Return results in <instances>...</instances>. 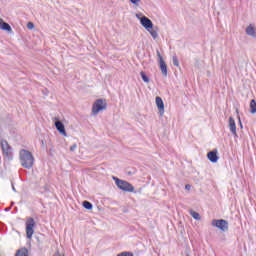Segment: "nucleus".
Here are the masks:
<instances>
[{
	"mask_svg": "<svg viewBox=\"0 0 256 256\" xmlns=\"http://www.w3.org/2000/svg\"><path fill=\"white\" fill-rule=\"evenodd\" d=\"M140 23L142 27H144V29H146V31L150 33L153 39H157V37H159V34L157 33V27H153V22L151 21V19L147 18V16H143L142 18H140Z\"/></svg>",
	"mask_w": 256,
	"mask_h": 256,
	"instance_id": "f257e3e1",
	"label": "nucleus"
},
{
	"mask_svg": "<svg viewBox=\"0 0 256 256\" xmlns=\"http://www.w3.org/2000/svg\"><path fill=\"white\" fill-rule=\"evenodd\" d=\"M20 161L22 167L25 169H31L33 167V163L35 162V158H33V154L27 150L20 151Z\"/></svg>",
	"mask_w": 256,
	"mask_h": 256,
	"instance_id": "f03ea898",
	"label": "nucleus"
},
{
	"mask_svg": "<svg viewBox=\"0 0 256 256\" xmlns=\"http://www.w3.org/2000/svg\"><path fill=\"white\" fill-rule=\"evenodd\" d=\"M113 179L118 189H121V191H125L126 193H133L135 191V187H133L131 183L115 177Z\"/></svg>",
	"mask_w": 256,
	"mask_h": 256,
	"instance_id": "7ed1b4c3",
	"label": "nucleus"
},
{
	"mask_svg": "<svg viewBox=\"0 0 256 256\" xmlns=\"http://www.w3.org/2000/svg\"><path fill=\"white\" fill-rule=\"evenodd\" d=\"M107 109V101L104 99H97L92 106L93 115H98L100 111Z\"/></svg>",
	"mask_w": 256,
	"mask_h": 256,
	"instance_id": "20e7f679",
	"label": "nucleus"
},
{
	"mask_svg": "<svg viewBox=\"0 0 256 256\" xmlns=\"http://www.w3.org/2000/svg\"><path fill=\"white\" fill-rule=\"evenodd\" d=\"M35 219L33 217H29L26 220V237L28 239H32L33 233H35Z\"/></svg>",
	"mask_w": 256,
	"mask_h": 256,
	"instance_id": "39448f33",
	"label": "nucleus"
},
{
	"mask_svg": "<svg viewBox=\"0 0 256 256\" xmlns=\"http://www.w3.org/2000/svg\"><path fill=\"white\" fill-rule=\"evenodd\" d=\"M212 226L217 227L220 231H229V222L227 220H212Z\"/></svg>",
	"mask_w": 256,
	"mask_h": 256,
	"instance_id": "423d86ee",
	"label": "nucleus"
},
{
	"mask_svg": "<svg viewBox=\"0 0 256 256\" xmlns=\"http://www.w3.org/2000/svg\"><path fill=\"white\" fill-rule=\"evenodd\" d=\"M157 57L159 59V68L164 77H167V63H165V60L163 59V56L161 55V52L157 50Z\"/></svg>",
	"mask_w": 256,
	"mask_h": 256,
	"instance_id": "0eeeda50",
	"label": "nucleus"
},
{
	"mask_svg": "<svg viewBox=\"0 0 256 256\" xmlns=\"http://www.w3.org/2000/svg\"><path fill=\"white\" fill-rule=\"evenodd\" d=\"M0 147L5 155H11V146H9L7 140H1Z\"/></svg>",
	"mask_w": 256,
	"mask_h": 256,
	"instance_id": "6e6552de",
	"label": "nucleus"
},
{
	"mask_svg": "<svg viewBox=\"0 0 256 256\" xmlns=\"http://www.w3.org/2000/svg\"><path fill=\"white\" fill-rule=\"evenodd\" d=\"M156 105L160 115H163L165 113V103H163V99L159 96L156 97Z\"/></svg>",
	"mask_w": 256,
	"mask_h": 256,
	"instance_id": "1a4fd4ad",
	"label": "nucleus"
},
{
	"mask_svg": "<svg viewBox=\"0 0 256 256\" xmlns=\"http://www.w3.org/2000/svg\"><path fill=\"white\" fill-rule=\"evenodd\" d=\"M55 127L61 135H63L64 137H67V131H65V125L63 124V122L56 121L55 122Z\"/></svg>",
	"mask_w": 256,
	"mask_h": 256,
	"instance_id": "9d476101",
	"label": "nucleus"
},
{
	"mask_svg": "<svg viewBox=\"0 0 256 256\" xmlns=\"http://www.w3.org/2000/svg\"><path fill=\"white\" fill-rule=\"evenodd\" d=\"M207 157L211 163H217L219 161V156L217 155V150L208 152Z\"/></svg>",
	"mask_w": 256,
	"mask_h": 256,
	"instance_id": "9b49d317",
	"label": "nucleus"
},
{
	"mask_svg": "<svg viewBox=\"0 0 256 256\" xmlns=\"http://www.w3.org/2000/svg\"><path fill=\"white\" fill-rule=\"evenodd\" d=\"M0 29L2 31H7L8 33H11V31H13V29L11 28V25H9V23L3 21V18H0Z\"/></svg>",
	"mask_w": 256,
	"mask_h": 256,
	"instance_id": "f8f14e48",
	"label": "nucleus"
},
{
	"mask_svg": "<svg viewBox=\"0 0 256 256\" xmlns=\"http://www.w3.org/2000/svg\"><path fill=\"white\" fill-rule=\"evenodd\" d=\"M229 129L232 133V135H237V125L235 124V119L233 117L229 118Z\"/></svg>",
	"mask_w": 256,
	"mask_h": 256,
	"instance_id": "ddd939ff",
	"label": "nucleus"
},
{
	"mask_svg": "<svg viewBox=\"0 0 256 256\" xmlns=\"http://www.w3.org/2000/svg\"><path fill=\"white\" fill-rule=\"evenodd\" d=\"M246 33H247L248 35H250V37H256L255 27H253V25H249V26L246 28Z\"/></svg>",
	"mask_w": 256,
	"mask_h": 256,
	"instance_id": "4468645a",
	"label": "nucleus"
},
{
	"mask_svg": "<svg viewBox=\"0 0 256 256\" xmlns=\"http://www.w3.org/2000/svg\"><path fill=\"white\" fill-rule=\"evenodd\" d=\"M15 256H29V250L27 248H21L16 252Z\"/></svg>",
	"mask_w": 256,
	"mask_h": 256,
	"instance_id": "2eb2a0df",
	"label": "nucleus"
},
{
	"mask_svg": "<svg viewBox=\"0 0 256 256\" xmlns=\"http://www.w3.org/2000/svg\"><path fill=\"white\" fill-rule=\"evenodd\" d=\"M250 113H252V115H255V113H256V101H255V99H252L250 101Z\"/></svg>",
	"mask_w": 256,
	"mask_h": 256,
	"instance_id": "dca6fc26",
	"label": "nucleus"
},
{
	"mask_svg": "<svg viewBox=\"0 0 256 256\" xmlns=\"http://www.w3.org/2000/svg\"><path fill=\"white\" fill-rule=\"evenodd\" d=\"M83 207H84V209L91 210V209H93V204H91V202H89V201H84Z\"/></svg>",
	"mask_w": 256,
	"mask_h": 256,
	"instance_id": "f3484780",
	"label": "nucleus"
},
{
	"mask_svg": "<svg viewBox=\"0 0 256 256\" xmlns=\"http://www.w3.org/2000/svg\"><path fill=\"white\" fill-rule=\"evenodd\" d=\"M190 215H191V217H193V219H196V220L201 219V216L199 215V213H197L193 210L190 211Z\"/></svg>",
	"mask_w": 256,
	"mask_h": 256,
	"instance_id": "a211bd4d",
	"label": "nucleus"
},
{
	"mask_svg": "<svg viewBox=\"0 0 256 256\" xmlns=\"http://www.w3.org/2000/svg\"><path fill=\"white\" fill-rule=\"evenodd\" d=\"M140 75H141V77H142L144 83H149V77H147V75L145 74V72H143V71L140 72Z\"/></svg>",
	"mask_w": 256,
	"mask_h": 256,
	"instance_id": "6ab92c4d",
	"label": "nucleus"
},
{
	"mask_svg": "<svg viewBox=\"0 0 256 256\" xmlns=\"http://www.w3.org/2000/svg\"><path fill=\"white\" fill-rule=\"evenodd\" d=\"M116 256H133V253L132 252H121L120 254H118Z\"/></svg>",
	"mask_w": 256,
	"mask_h": 256,
	"instance_id": "aec40b11",
	"label": "nucleus"
},
{
	"mask_svg": "<svg viewBox=\"0 0 256 256\" xmlns=\"http://www.w3.org/2000/svg\"><path fill=\"white\" fill-rule=\"evenodd\" d=\"M27 28L32 30V29H35V24H33V22H28L27 23Z\"/></svg>",
	"mask_w": 256,
	"mask_h": 256,
	"instance_id": "412c9836",
	"label": "nucleus"
},
{
	"mask_svg": "<svg viewBox=\"0 0 256 256\" xmlns=\"http://www.w3.org/2000/svg\"><path fill=\"white\" fill-rule=\"evenodd\" d=\"M173 65H175V67H179V60L175 56L173 57Z\"/></svg>",
	"mask_w": 256,
	"mask_h": 256,
	"instance_id": "4be33fe9",
	"label": "nucleus"
},
{
	"mask_svg": "<svg viewBox=\"0 0 256 256\" xmlns=\"http://www.w3.org/2000/svg\"><path fill=\"white\" fill-rule=\"evenodd\" d=\"M133 5H139V3L141 2V0H130Z\"/></svg>",
	"mask_w": 256,
	"mask_h": 256,
	"instance_id": "5701e85b",
	"label": "nucleus"
},
{
	"mask_svg": "<svg viewBox=\"0 0 256 256\" xmlns=\"http://www.w3.org/2000/svg\"><path fill=\"white\" fill-rule=\"evenodd\" d=\"M75 149H77V144H73L71 147H70V151H75Z\"/></svg>",
	"mask_w": 256,
	"mask_h": 256,
	"instance_id": "b1692460",
	"label": "nucleus"
},
{
	"mask_svg": "<svg viewBox=\"0 0 256 256\" xmlns=\"http://www.w3.org/2000/svg\"><path fill=\"white\" fill-rule=\"evenodd\" d=\"M185 189H187V191H190V190H191V185L187 184V185L185 186Z\"/></svg>",
	"mask_w": 256,
	"mask_h": 256,
	"instance_id": "393cba45",
	"label": "nucleus"
},
{
	"mask_svg": "<svg viewBox=\"0 0 256 256\" xmlns=\"http://www.w3.org/2000/svg\"><path fill=\"white\" fill-rule=\"evenodd\" d=\"M238 121L240 123V126L243 127V124H241V118H238Z\"/></svg>",
	"mask_w": 256,
	"mask_h": 256,
	"instance_id": "a878e982",
	"label": "nucleus"
}]
</instances>
